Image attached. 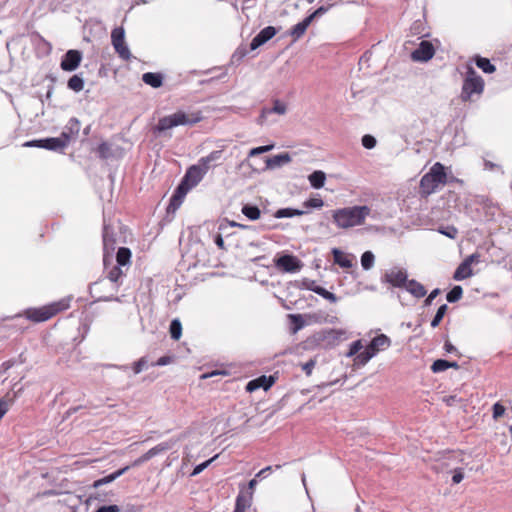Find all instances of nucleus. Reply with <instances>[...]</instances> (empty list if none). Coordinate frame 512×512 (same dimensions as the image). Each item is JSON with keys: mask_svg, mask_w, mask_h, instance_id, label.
Returning a JSON list of instances; mask_svg holds the SVG:
<instances>
[{"mask_svg": "<svg viewBox=\"0 0 512 512\" xmlns=\"http://www.w3.org/2000/svg\"><path fill=\"white\" fill-rule=\"evenodd\" d=\"M370 213L371 209L368 206L355 205L332 210L331 216L338 228L348 229L363 225Z\"/></svg>", "mask_w": 512, "mask_h": 512, "instance_id": "nucleus-1", "label": "nucleus"}, {"mask_svg": "<svg viewBox=\"0 0 512 512\" xmlns=\"http://www.w3.org/2000/svg\"><path fill=\"white\" fill-rule=\"evenodd\" d=\"M202 119L203 116L200 111L186 113L179 110L171 115L160 118L153 128V132L160 135L177 126H192Z\"/></svg>", "mask_w": 512, "mask_h": 512, "instance_id": "nucleus-2", "label": "nucleus"}, {"mask_svg": "<svg viewBox=\"0 0 512 512\" xmlns=\"http://www.w3.org/2000/svg\"><path fill=\"white\" fill-rule=\"evenodd\" d=\"M447 183L445 167L440 162H436L420 180V193L423 196H429L436 192L440 185Z\"/></svg>", "mask_w": 512, "mask_h": 512, "instance_id": "nucleus-3", "label": "nucleus"}, {"mask_svg": "<svg viewBox=\"0 0 512 512\" xmlns=\"http://www.w3.org/2000/svg\"><path fill=\"white\" fill-rule=\"evenodd\" d=\"M70 299H61L39 308H28L24 311L25 317L33 322H44L55 316L57 313L69 308Z\"/></svg>", "mask_w": 512, "mask_h": 512, "instance_id": "nucleus-4", "label": "nucleus"}, {"mask_svg": "<svg viewBox=\"0 0 512 512\" xmlns=\"http://www.w3.org/2000/svg\"><path fill=\"white\" fill-rule=\"evenodd\" d=\"M484 90V80L477 74L471 65L466 67V75L463 80L461 100L463 102L470 101L474 94L481 95Z\"/></svg>", "mask_w": 512, "mask_h": 512, "instance_id": "nucleus-5", "label": "nucleus"}, {"mask_svg": "<svg viewBox=\"0 0 512 512\" xmlns=\"http://www.w3.org/2000/svg\"><path fill=\"white\" fill-rule=\"evenodd\" d=\"M111 43L115 52L122 60L129 61L132 58L130 49L125 41V30L123 27H116L112 30Z\"/></svg>", "mask_w": 512, "mask_h": 512, "instance_id": "nucleus-6", "label": "nucleus"}, {"mask_svg": "<svg viewBox=\"0 0 512 512\" xmlns=\"http://www.w3.org/2000/svg\"><path fill=\"white\" fill-rule=\"evenodd\" d=\"M273 261L275 267L284 273H296L303 267L301 260L292 254H282Z\"/></svg>", "mask_w": 512, "mask_h": 512, "instance_id": "nucleus-7", "label": "nucleus"}, {"mask_svg": "<svg viewBox=\"0 0 512 512\" xmlns=\"http://www.w3.org/2000/svg\"><path fill=\"white\" fill-rule=\"evenodd\" d=\"M345 335V332L337 329H325L314 334L315 342L323 347H333L337 345Z\"/></svg>", "mask_w": 512, "mask_h": 512, "instance_id": "nucleus-8", "label": "nucleus"}, {"mask_svg": "<svg viewBox=\"0 0 512 512\" xmlns=\"http://www.w3.org/2000/svg\"><path fill=\"white\" fill-rule=\"evenodd\" d=\"M435 54L434 46L431 42L423 40L419 46L411 53V58L416 62H427Z\"/></svg>", "mask_w": 512, "mask_h": 512, "instance_id": "nucleus-9", "label": "nucleus"}, {"mask_svg": "<svg viewBox=\"0 0 512 512\" xmlns=\"http://www.w3.org/2000/svg\"><path fill=\"white\" fill-rule=\"evenodd\" d=\"M82 60V53L79 50H68L62 57L60 67L64 71L72 72L76 70Z\"/></svg>", "mask_w": 512, "mask_h": 512, "instance_id": "nucleus-10", "label": "nucleus"}, {"mask_svg": "<svg viewBox=\"0 0 512 512\" xmlns=\"http://www.w3.org/2000/svg\"><path fill=\"white\" fill-rule=\"evenodd\" d=\"M407 280L408 276L406 271L400 269H391L387 271L381 278L382 282L389 283L392 286L398 288H404Z\"/></svg>", "mask_w": 512, "mask_h": 512, "instance_id": "nucleus-11", "label": "nucleus"}, {"mask_svg": "<svg viewBox=\"0 0 512 512\" xmlns=\"http://www.w3.org/2000/svg\"><path fill=\"white\" fill-rule=\"evenodd\" d=\"M277 34V29L273 26L263 28L250 42V51H254L264 45Z\"/></svg>", "mask_w": 512, "mask_h": 512, "instance_id": "nucleus-12", "label": "nucleus"}, {"mask_svg": "<svg viewBox=\"0 0 512 512\" xmlns=\"http://www.w3.org/2000/svg\"><path fill=\"white\" fill-rule=\"evenodd\" d=\"M80 126V121L76 117H72L65 125L63 131L60 134V137L63 141H65L67 146L71 140L77 138L80 131Z\"/></svg>", "mask_w": 512, "mask_h": 512, "instance_id": "nucleus-13", "label": "nucleus"}, {"mask_svg": "<svg viewBox=\"0 0 512 512\" xmlns=\"http://www.w3.org/2000/svg\"><path fill=\"white\" fill-rule=\"evenodd\" d=\"M102 237H103V249H104L103 262H104L105 269H107V263H108V259H109L108 253H109V250H111V251L114 250V245H115L116 240L114 238L112 229L106 224H104V227H103Z\"/></svg>", "mask_w": 512, "mask_h": 512, "instance_id": "nucleus-14", "label": "nucleus"}, {"mask_svg": "<svg viewBox=\"0 0 512 512\" xmlns=\"http://www.w3.org/2000/svg\"><path fill=\"white\" fill-rule=\"evenodd\" d=\"M303 286L306 289H308V290H310V291L320 295L321 297H323L324 299L328 300L331 303H336L337 300H338L337 296L334 293H332V292L326 290L325 288L317 285L314 280H310V279L303 280Z\"/></svg>", "mask_w": 512, "mask_h": 512, "instance_id": "nucleus-15", "label": "nucleus"}, {"mask_svg": "<svg viewBox=\"0 0 512 512\" xmlns=\"http://www.w3.org/2000/svg\"><path fill=\"white\" fill-rule=\"evenodd\" d=\"M275 383V378L273 376H265L262 375L256 379L249 381L246 385V390L248 392H254L259 388H263L264 390H268Z\"/></svg>", "mask_w": 512, "mask_h": 512, "instance_id": "nucleus-16", "label": "nucleus"}, {"mask_svg": "<svg viewBox=\"0 0 512 512\" xmlns=\"http://www.w3.org/2000/svg\"><path fill=\"white\" fill-rule=\"evenodd\" d=\"M222 150H214L205 157H201L196 164L205 174L216 162L222 158Z\"/></svg>", "mask_w": 512, "mask_h": 512, "instance_id": "nucleus-17", "label": "nucleus"}, {"mask_svg": "<svg viewBox=\"0 0 512 512\" xmlns=\"http://www.w3.org/2000/svg\"><path fill=\"white\" fill-rule=\"evenodd\" d=\"M287 111V107L285 105V103L281 102L280 100L276 99L273 101V107L271 108H268V107H264L262 108L261 110V114L258 118V123L259 124H263L267 118L268 115L272 114V113H275V114H279V115H284Z\"/></svg>", "mask_w": 512, "mask_h": 512, "instance_id": "nucleus-18", "label": "nucleus"}, {"mask_svg": "<svg viewBox=\"0 0 512 512\" xmlns=\"http://www.w3.org/2000/svg\"><path fill=\"white\" fill-rule=\"evenodd\" d=\"M204 176L205 173L197 165H192L187 169L182 180L190 186L195 187L201 182Z\"/></svg>", "mask_w": 512, "mask_h": 512, "instance_id": "nucleus-19", "label": "nucleus"}, {"mask_svg": "<svg viewBox=\"0 0 512 512\" xmlns=\"http://www.w3.org/2000/svg\"><path fill=\"white\" fill-rule=\"evenodd\" d=\"M333 261L335 264L342 268H351L353 266V255L345 254L339 248H333L332 251Z\"/></svg>", "mask_w": 512, "mask_h": 512, "instance_id": "nucleus-20", "label": "nucleus"}, {"mask_svg": "<svg viewBox=\"0 0 512 512\" xmlns=\"http://www.w3.org/2000/svg\"><path fill=\"white\" fill-rule=\"evenodd\" d=\"M192 188H193L192 186H190L189 184H187L186 182L181 180V182L177 186V188H176V190H175V192H174V194H173V196L171 198L169 207L173 206L174 209L179 207V205L181 204V202H182L183 198L185 197V195Z\"/></svg>", "mask_w": 512, "mask_h": 512, "instance_id": "nucleus-21", "label": "nucleus"}, {"mask_svg": "<svg viewBox=\"0 0 512 512\" xmlns=\"http://www.w3.org/2000/svg\"><path fill=\"white\" fill-rule=\"evenodd\" d=\"M192 188H193L192 186H190L189 184H187L186 182L181 180V182L177 186V188H176V190H175V192H174V194H173V196L171 198L169 207L173 206L174 209L179 207V205L181 204V202H182L183 198L185 197V195Z\"/></svg>", "mask_w": 512, "mask_h": 512, "instance_id": "nucleus-22", "label": "nucleus"}, {"mask_svg": "<svg viewBox=\"0 0 512 512\" xmlns=\"http://www.w3.org/2000/svg\"><path fill=\"white\" fill-rule=\"evenodd\" d=\"M124 277V272L122 270V266L115 265L107 272V278L109 282L113 285V290L117 291L119 286L122 284V279Z\"/></svg>", "mask_w": 512, "mask_h": 512, "instance_id": "nucleus-23", "label": "nucleus"}, {"mask_svg": "<svg viewBox=\"0 0 512 512\" xmlns=\"http://www.w3.org/2000/svg\"><path fill=\"white\" fill-rule=\"evenodd\" d=\"M42 144L39 148H44L51 151H60L67 147L65 141L61 137H49L42 139Z\"/></svg>", "mask_w": 512, "mask_h": 512, "instance_id": "nucleus-24", "label": "nucleus"}, {"mask_svg": "<svg viewBox=\"0 0 512 512\" xmlns=\"http://www.w3.org/2000/svg\"><path fill=\"white\" fill-rule=\"evenodd\" d=\"M252 503V492H240L236 497L235 508L233 512H246Z\"/></svg>", "mask_w": 512, "mask_h": 512, "instance_id": "nucleus-25", "label": "nucleus"}, {"mask_svg": "<svg viewBox=\"0 0 512 512\" xmlns=\"http://www.w3.org/2000/svg\"><path fill=\"white\" fill-rule=\"evenodd\" d=\"M391 345V340L385 334H379L375 336L369 343V346L376 353L386 350Z\"/></svg>", "mask_w": 512, "mask_h": 512, "instance_id": "nucleus-26", "label": "nucleus"}, {"mask_svg": "<svg viewBox=\"0 0 512 512\" xmlns=\"http://www.w3.org/2000/svg\"><path fill=\"white\" fill-rule=\"evenodd\" d=\"M404 288L416 298H422L427 293L425 287L414 279L407 280Z\"/></svg>", "mask_w": 512, "mask_h": 512, "instance_id": "nucleus-27", "label": "nucleus"}, {"mask_svg": "<svg viewBox=\"0 0 512 512\" xmlns=\"http://www.w3.org/2000/svg\"><path fill=\"white\" fill-rule=\"evenodd\" d=\"M291 161V156L289 153H281L269 157L266 159L267 168L274 169L276 167H280L283 164H287Z\"/></svg>", "mask_w": 512, "mask_h": 512, "instance_id": "nucleus-28", "label": "nucleus"}, {"mask_svg": "<svg viewBox=\"0 0 512 512\" xmlns=\"http://www.w3.org/2000/svg\"><path fill=\"white\" fill-rule=\"evenodd\" d=\"M129 469H130V466H125V467L105 476V477H102V478L94 481L93 487L98 488L102 485L109 484V483L113 482L114 480H116L117 478H119L120 476H122Z\"/></svg>", "mask_w": 512, "mask_h": 512, "instance_id": "nucleus-29", "label": "nucleus"}, {"mask_svg": "<svg viewBox=\"0 0 512 512\" xmlns=\"http://www.w3.org/2000/svg\"><path fill=\"white\" fill-rule=\"evenodd\" d=\"M142 81L152 88H159L163 84V75L156 72H146L142 75Z\"/></svg>", "mask_w": 512, "mask_h": 512, "instance_id": "nucleus-30", "label": "nucleus"}, {"mask_svg": "<svg viewBox=\"0 0 512 512\" xmlns=\"http://www.w3.org/2000/svg\"><path fill=\"white\" fill-rule=\"evenodd\" d=\"M312 23L311 21V18H309L308 16H306L301 22L297 23L296 25H294L291 30H290V35L295 39H299L300 37H302L307 28L309 27V25Z\"/></svg>", "mask_w": 512, "mask_h": 512, "instance_id": "nucleus-31", "label": "nucleus"}, {"mask_svg": "<svg viewBox=\"0 0 512 512\" xmlns=\"http://www.w3.org/2000/svg\"><path fill=\"white\" fill-rule=\"evenodd\" d=\"M308 180L314 189H320L325 184L326 174L321 170H315L308 176Z\"/></svg>", "mask_w": 512, "mask_h": 512, "instance_id": "nucleus-32", "label": "nucleus"}, {"mask_svg": "<svg viewBox=\"0 0 512 512\" xmlns=\"http://www.w3.org/2000/svg\"><path fill=\"white\" fill-rule=\"evenodd\" d=\"M472 269L471 267L468 265V263H465L464 261L456 268L454 274H453V279L456 280V281H461V280H464L466 278H469L470 276H472Z\"/></svg>", "mask_w": 512, "mask_h": 512, "instance_id": "nucleus-33", "label": "nucleus"}, {"mask_svg": "<svg viewBox=\"0 0 512 512\" xmlns=\"http://www.w3.org/2000/svg\"><path fill=\"white\" fill-rule=\"evenodd\" d=\"M476 66L481 69L484 73L491 74L495 72L496 67L491 63L488 58L476 56L475 57Z\"/></svg>", "mask_w": 512, "mask_h": 512, "instance_id": "nucleus-34", "label": "nucleus"}, {"mask_svg": "<svg viewBox=\"0 0 512 512\" xmlns=\"http://www.w3.org/2000/svg\"><path fill=\"white\" fill-rule=\"evenodd\" d=\"M288 319L292 325L291 331L294 334L303 329L306 325L302 314H289Z\"/></svg>", "mask_w": 512, "mask_h": 512, "instance_id": "nucleus-35", "label": "nucleus"}, {"mask_svg": "<svg viewBox=\"0 0 512 512\" xmlns=\"http://www.w3.org/2000/svg\"><path fill=\"white\" fill-rule=\"evenodd\" d=\"M131 259V251L129 248L126 247H120L116 254V262L119 266H126L130 264Z\"/></svg>", "mask_w": 512, "mask_h": 512, "instance_id": "nucleus-36", "label": "nucleus"}, {"mask_svg": "<svg viewBox=\"0 0 512 512\" xmlns=\"http://www.w3.org/2000/svg\"><path fill=\"white\" fill-rule=\"evenodd\" d=\"M243 215H245L249 220H257L260 218L261 211L258 206L252 204H245L241 209Z\"/></svg>", "mask_w": 512, "mask_h": 512, "instance_id": "nucleus-37", "label": "nucleus"}, {"mask_svg": "<svg viewBox=\"0 0 512 512\" xmlns=\"http://www.w3.org/2000/svg\"><path fill=\"white\" fill-rule=\"evenodd\" d=\"M67 87L74 92H80L84 88V79L80 75L75 74L68 80Z\"/></svg>", "mask_w": 512, "mask_h": 512, "instance_id": "nucleus-38", "label": "nucleus"}, {"mask_svg": "<svg viewBox=\"0 0 512 512\" xmlns=\"http://www.w3.org/2000/svg\"><path fill=\"white\" fill-rule=\"evenodd\" d=\"M377 353L370 348L368 345L362 352L356 356L358 364L365 365L368 363Z\"/></svg>", "mask_w": 512, "mask_h": 512, "instance_id": "nucleus-39", "label": "nucleus"}, {"mask_svg": "<svg viewBox=\"0 0 512 512\" xmlns=\"http://www.w3.org/2000/svg\"><path fill=\"white\" fill-rule=\"evenodd\" d=\"M170 337L173 340L180 339L182 335V324L179 319H173L169 326Z\"/></svg>", "mask_w": 512, "mask_h": 512, "instance_id": "nucleus-40", "label": "nucleus"}, {"mask_svg": "<svg viewBox=\"0 0 512 512\" xmlns=\"http://www.w3.org/2000/svg\"><path fill=\"white\" fill-rule=\"evenodd\" d=\"M463 294V289L460 285H455L451 288V290L447 293L446 299L449 303H455L461 299Z\"/></svg>", "mask_w": 512, "mask_h": 512, "instance_id": "nucleus-41", "label": "nucleus"}, {"mask_svg": "<svg viewBox=\"0 0 512 512\" xmlns=\"http://www.w3.org/2000/svg\"><path fill=\"white\" fill-rule=\"evenodd\" d=\"M375 256L371 251H365L361 255V265L364 270H369L373 267Z\"/></svg>", "mask_w": 512, "mask_h": 512, "instance_id": "nucleus-42", "label": "nucleus"}, {"mask_svg": "<svg viewBox=\"0 0 512 512\" xmlns=\"http://www.w3.org/2000/svg\"><path fill=\"white\" fill-rule=\"evenodd\" d=\"M447 310H448V306H447V304H442V305L438 308V310H437L436 314L434 315V317H433V319H432V321H431V326H432L433 328H436V327L441 323V321H442V319L444 318V316H445V314H446Z\"/></svg>", "mask_w": 512, "mask_h": 512, "instance_id": "nucleus-43", "label": "nucleus"}, {"mask_svg": "<svg viewBox=\"0 0 512 512\" xmlns=\"http://www.w3.org/2000/svg\"><path fill=\"white\" fill-rule=\"evenodd\" d=\"M97 153H98V156L101 159H108V158H110L112 156L111 145L109 143H107V142H102L97 147Z\"/></svg>", "mask_w": 512, "mask_h": 512, "instance_id": "nucleus-44", "label": "nucleus"}, {"mask_svg": "<svg viewBox=\"0 0 512 512\" xmlns=\"http://www.w3.org/2000/svg\"><path fill=\"white\" fill-rule=\"evenodd\" d=\"M449 368V361L445 359H437L433 362L431 370L434 373L444 372Z\"/></svg>", "mask_w": 512, "mask_h": 512, "instance_id": "nucleus-45", "label": "nucleus"}, {"mask_svg": "<svg viewBox=\"0 0 512 512\" xmlns=\"http://www.w3.org/2000/svg\"><path fill=\"white\" fill-rule=\"evenodd\" d=\"M148 367V359L146 356L141 357L136 362L133 363V372L134 374L141 373L144 369Z\"/></svg>", "mask_w": 512, "mask_h": 512, "instance_id": "nucleus-46", "label": "nucleus"}, {"mask_svg": "<svg viewBox=\"0 0 512 512\" xmlns=\"http://www.w3.org/2000/svg\"><path fill=\"white\" fill-rule=\"evenodd\" d=\"M273 148H274V144H269V145L258 146V147L252 148L248 153V157L258 156L260 154L271 151Z\"/></svg>", "mask_w": 512, "mask_h": 512, "instance_id": "nucleus-47", "label": "nucleus"}, {"mask_svg": "<svg viewBox=\"0 0 512 512\" xmlns=\"http://www.w3.org/2000/svg\"><path fill=\"white\" fill-rule=\"evenodd\" d=\"M303 206L307 209H320L324 206V201L321 198H309L303 203Z\"/></svg>", "mask_w": 512, "mask_h": 512, "instance_id": "nucleus-48", "label": "nucleus"}, {"mask_svg": "<svg viewBox=\"0 0 512 512\" xmlns=\"http://www.w3.org/2000/svg\"><path fill=\"white\" fill-rule=\"evenodd\" d=\"M361 143L364 148L373 149L377 144V140L374 136H372L370 134H366L362 137Z\"/></svg>", "mask_w": 512, "mask_h": 512, "instance_id": "nucleus-49", "label": "nucleus"}, {"mask_svg": "<svg viewBox=\"0 0 512 512\" xmlns=\"http://www.w3.org/2000/svg\"><path fill=\"white\" fill-rule=\"evenodd\" d=\"M439 232L450 239H455L458 235V230L454 226H446L439 228Z\"/></svg>", "mask_w": 512, "mask_h": 512, "instance_id": "nucleus-50", "label": "nucleus"}, {"mask_svg": "<svg viewBox=\"0 0 512 512\" xmlns=\"http://www.w3.org/2000/svg\"><path fill=\"white\" fill-rule=\"evenodd\" d=\"M217 456H214L210 458L209 460H206L198 465H196L191 473L192 476H196L200 474L204 469H206L216 458Z\"/></svg>", "mask_w": 512, "mask_h": 512, "instance_id": "nucleus-51", "label": "nucleus"}, {"mask_svg": "<svg viewBox=\"0 0 512 512\" xmlns=\"http://www.w3.org/2000/svg\"><path fill=\"white\" fill-rule=\"evenodd\" d=\"M13 404L12 399H7L5 397L0 398V420L7 413L9 407Z\"/></svg>", "mask_w": 512, "mask_h": 512, "instance_id": "nucleus-52", "label": "nucleus"}, {"mask_svg": "<svg viewBox=\"0 0 512 512\" xmlns=\"http://www.w3.org/2000/svg\"><path fill=\"white\" fill-rule=\"evenodd\" d=\"M363 348L361 340H356L351 343L349 347V351L347 353L348 357L358 355L360 353V350Z\"/></svg>", "mask_w": 512, "mask_h": 512, "instance_id": "nucleus-53", "label": "nucleus"}, {"mask_svg": "<svg viewBox=\"0 0 512 512\" xmlns=\"http://www.w3.org/2000/svg\"><path fill=\"white\" fill-rule=\"evenodd\" d=\"M293 208H280L274 213V217L277 219L281 218H291L293 217Z\"/></svg>", "mask_w": 512, "mask_h": 512, "instance_id": "nucleus-54", "label": "nucleus"}, {"mask_svg": "<svg viewBox=\"0 0 512 512\" xmlns=\"http://www.w3.org/2000/svg\"><path fill=\"white\" fill-rule=\"evenodd\" d=\"M281 468V465H275V466H267L263 469H261L257 474H256V478H260V479H263V478H266L268 473L272 472L273 470H278Z\"/></svg>", "mask_w": 512, "mask_h": 512, "instance_id": "nucleus-55", "label": "nucleus"}, {"mask_svg": "<svg viewBox=\"0 0 512 512\" xmlns=\"http://www.w3.org/2000/svg\"><path fill=\"white\" fill-rule=\"evenodd\" d=\"M492 410H493V418L494 419H498V418L502 417L505 413V407L502 404H500L499 402H497L493 405Z\"/></svg>", "mask_w": 512, "mask_h": 512, "instance_id": "nucleus-56", "label": "nucleus"}, {"mask_svg": "<svg viewBox=\"0 0 512 512\" xmlns=\"http://www.w3.org/2000/svg\"><path fill=\"white\" fill-rule=\"evenodd\" d=\"M248 54V50L245 47H238L232 55L234 61H241Z\"/></svg>", "mask_w": 512, "mask_h": 512, "instance_id": "nucleus-57", "label": "nucleus"}, {"mask_svg": "<svg viewBox=\"0 0 512 512\" xmlns=\"http://www.w3.org/2000/svg\"><path fill=\"white\" fill-rule=\"evenodd\" d=\"M464 479V472L462 468L453 470L452 483L459 484Z\"/></svg>", "mask_w": 512, "mask_h": 512, "instance_id": "nucleus-58", "label": "nucleus"}, {"mask_svg": "<svg viewBox=\"0 0 512 512\" xmlns=\"http://www.w3.org/2000/svg\"><path fill=\"white\" fill-rule=\"evenodd\" d=\"M172 361H173L172 356L165 355V356L160 357L156 362L152 363L151 366H165V365L170 364Z\"/></svg>", "mask_w": 512, "mask_h": 512, "instance_id": "nucleus-59", "label": "nucleus"}, {"mask_svg": "<svg viewBox=\"0 0 512 512\" xmlns=\"http://www.w3.org/2000/svg\"><path fill=\"white\" fill-rule=\"evenodd\" d=\"M315 365L316 361L314 359H310L302 365V370L306 373V375H311Z\"/></svg>", "mask_w": 512, "mask_h": 512, "instance_id": "nucleus-60", "label": "nucleus"}, {"mask_svg": "<svg viewBox=\"0 0 512 512\" xmlns=\"http://www.w3.org/2000/svg\"><path fill=\"white\" fill-rule=\"evenodd\" d=\"M120 509L117 505H103L100 506L95 512H119Z\"/></svg>", "mask_w": 512, "mask_h": 512, "instance_id": "nucleus-61", "label": "nucleus"}, {"mask_svg": "<svg viewBox=\"0 0 512 512\" xmlns=\"http://www.w3.org/2000/svg\"><path fill=\"white\" fill-rule=\"evenodd\" d=\"M440 294V289L436 288L430 292L428 297L424 301L425 306L431 305L432 301Z\"/></svg>", "mask_w": 512, "mask_h": 512, "instance_id": "nucleus-62", "label": "nucleus"}, {"mask_svg": "<svg viewBox=\"0 0 512 512\" xmlns=\"http://www.w3.org/2000/svg\"><path fill=\"white\" fill-rule=\"evenodd\" d=\"M214 243L218 246V248L222 249V250H225V244H224V240H223V237L221 235V233H217L215 236H214Z\"/></svg>", "mask_w": 512, "mask_h": 512, "instance_id": "nucleus-63", "label": "nucleus"}, {"mask_svg": "<svg viewBox=\"0 0 512 512\" xmlns=\"http://www.w3.org/2000/svg\"><path fill=\"white\" fill-rule=\"evenodd\" d=\"M16 364V360L14 359H9L7 361H4L1 365V369L3 372H6L8 371L9 369H11L14 365Z\"/></svg>", "mask_w": 512, "mask_h": 512, "instance_id": "nucleus-64", "label": "nucleus"}]
</instances>
